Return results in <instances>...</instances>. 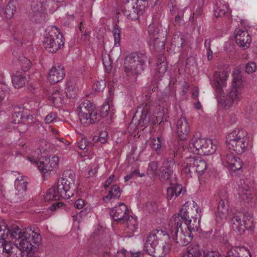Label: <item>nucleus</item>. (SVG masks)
Listing matches in <instances>:
<instances>
[{"instance_id": "nucleus-1", "label": "nucleus", "mask_w": 257, "mask_h": 257, "mask_svg": "<svg viewBox=\"0 0 257 257\" xmlns=\"http://www.w3.org/2000/svg\"><path fill=\"white\" fill-rule=\"evenodd\" d=\"M170 236L160 230L152 231L147 237L145 247L149 254L154 257H164L169 253Z\"/></svg>"}, {"instance_id": "nucleus-2", "label": "nucleus", "mask_w": 257, "mask_h": 257, "mask_svg": "<svg viewBox=\"0 0 257 257\" xmlns=\"http://www.w3.org/2000/svg\"><path fill=\"white\" fill-rule=\"evenodd\" d=\"M13 239H15V243L25 251L27 255L33 254L35 247L41 240L39 234L33 231L31 228L21 229L16 224L12 225Z\"/></svg>"}, {"instance_id": "nucleus-3", "label": "nucleus", "mask_w": 257, "mask_h": 257, "mask_svg": "<svg viewBox=\"0 0 257 257\" xmlns=\"http://www.w3.org/2000/svg\"><path fill=\"white\" fill-rule=\"evenodd\" d=\"M147 57L142 53H132L126 56L123 70L128 77L140 74L145 69Z\"/></svg>"}, {"instance_id": "nucleus-4", "label": "nucleus", "mask_w": 257, "mask_h": 257, "mask_svg": "<svg viewBox=\"0 0 257 257\" xmlns=\"http://www.w3.org/2000/svg\"><path fill=\"white\" fill-rule=\"evenodd\" d=\"M72 184L67 179L61 178L47 192L44 196L45 201L69 199L73 195L71 189Z\"/></svg>"}, {"instance_id": "nucleus-5", "label": "nucleus", "mask_w": 257, "mask_h": 257, "mask_svg": "<svg viewBox=\"0 0 257 257\" xmlns=\"http://www.w3.org/2000/svg\"><path fill=\"white\" fill-rule=\"evenodd\" d=\"M78 116L81 123L88 125L101 120L99 111L89 100H85L79 104Z\"/></svg>"}, {"instance_id": "nucleus-6", "label": "nucleus", "mask_w": 257, "mask_h": 257, "mask_svg": "<svg viewBox=\"0 0 257 257\" xmlns=\"http://www.w3.org/2000/svg\"><path fill=\"white\" fill-rule=\"evenodd\" d=\"M178 156L177 147L173 146L168 149L166 152V159L163 161L159 174L162 181L168 180L173 175L174 170L176 167L175 159Z\"/></svg>"}, {"instance_id": "nucleus-7", "label": "nucleus", "mask_w": 257, "mask_h": 257, "mask_svg": "<svg viewBox=\"0 0 257 257\" xmlns=\"http://www.w3.org/2000/svg\"><path fill=\"white\" fill-rule=\"evenodd\" d=\"M243 90L242 81L241 75L238 73H233L231 87L227 94L225 101L224 107L229 108L234 104H236L242 98Z\"/></svg>"}, {"instance_id": "nucleus-8", "label": "nucleus", "mask_w": 257, "mask_h": 257, "mask_svg": "<svg viewBox=\"0 0 257 257\" xmlns=\"http://www.w3.org/2000/svg\"><path fill=\"white\" fill-rule=\"evenodd\" d=\"M43 43L48 51L55 53L64 45L63 35L56 27H52L46 33Z\"/></svg>"}, {"instance_id": "nucleus-9", "label": "nucleus", "mask_w": 257, "mask_h": 257, "mask_svg": "<svg viewBox=\"0 0 257 257\" xmlns=\"http://www.w3.org/2000/svg\"><path fill=\"white\" fill-rule=\"evenodd\" d=\"M193 209L189 207L188 202H186L181 208L178 213L174 215L173 216L176 217L180 220V222L184 223V229L188 230L191 233L192 231H198L199 228L200 220L196 216L195 217H191L190 219L189 214L190 211Z\"/></svg>"}, {"instance_id": "nucleus-10", "label": "nucleus", "mask_w": 257, "mask_h": 257, "mask_svg": "<svg viewBox=\"0 0 257 257\" xmlns=\"http://www.w3.org/2000/svg\"><path fill=\"white\" fill-rule=\"evenodd\" d=\"M253 223L251 214L237 211L233 213L231 220L232 229L239 235L242 234L246 229H250Z\"/></svg>"}, {"instance_id": "nucleus-11", "label": "nucleus", "mask_w": 257, "mask_h": 257, "mask_svg": "<svg viewBox=\"0 0 257 257\" xmlns=\"http://www.w3.org/2000/svg\"><path fill=\"white\" fill-rule=\"evenodd\" d=\"M148 33L153 41L154 46L158 51L165 48L167 31L159 23H152L148 27Z\"/></svg>"}, {"instance_id": "nucleus-12", "label": "nucleus", "mask_w": 257, "mask_h": 257, "mask_svg": "<svg viewBox=\"0 0 257 257\" xmlns=\"http://www.w3.org/2000/svg\"><path fill=\"white\" fill-rule=\"evenodd\" d=\"M184 227L182 226L181 222L176 216H172L169 223L168 229L169 236L171 235L172 239L177 244L181 246H186L190 242V238L189 237L181 238L182 232L180 228Z\"/></svg>"}, {"instance_id": "nucleus-13", "label": "nucleus", "mask_w": 257, "mask_h": 257, "mask_svg": "<svg viewBox=\"0 0 257 257\" xmlns=\"http://www.w3.org/2000/svg\"><path fill=\"white\" fill-rule=\"evenodd\" d=\"M207 169L206 162L200 157L189 158L186 165L183 169L184 173L189 174L190 176L194 173H197L199 176L203 174Z\"/></svg>"}, {"instance_id": "nucleus-14", "label": "nucleus", "mask_w": 257, "mask_h": 257, "mask_svg": "<svg viewBox=\"0 0 257 257\" xmlns=\"http://www.w3.org/2000/svg\"><path fill=\"white\" fill-rule=\"evenodd\" d=\"M28 159L31 162H34L38 166L39 170L44 175L49 174L53 170L57 168L58 164L59 159L58 157L52 156L51 157H44L37 162L33 157H27Z\"/></svg>"}, {"instance_id": "nucleus-15", "label": "nucleus", "mask_w": 257, "mask_h": 257, "mask_svg": "<svg viewBox=\"0 0 257 257\" xmlns=\"http://www.w3.org/2000/svg\"><path fill=\"white\" fill-rule=\"evenodd\" d=\"M27 254L18 245L12 244L11 240L0 244V257H27Z\"/></svg>"}, {"instance_id": "nucleus-16", "label": "nucleus", "mask_w": 257, "mask_h": 257, "mask_svg": "<svg viewBox=\"0 0 257 257\" xmlns=\"http://www.w3.org/2000/svg\"><path fill=\"white\" fill-rule=\"evenodd\" d=\"M203 257H221L220 254L215 251H209L204 255ZM225 257H251L250 252L245 247H235L228 250Z\"/></svg>"}, {"instance_id": "nucleus-17", "label": "nucleus", "mask_w": 257, "mask_h": 257, "mask_svg": "<svg viewBox=\"0 0 257 257\" xmlns=\"http://www.w3.org/2000/svg\"><path fill=\"white\" fill-rule=\"evenodd\" d=\"M234 34L237 44L242 49H247L251 42V37L248 31L243 29H236Z\"/></svg>"}, {"instance_id": "nucleus-18", "label": "nucleus", "mask_w": 257, "mask_h": 257, "mask_svg": "<svg viewBox=\"0 0 257 257\" xmlns=\"http://www.w3.org/2000/svg\"><path fill=\"white\" fill-rule=\"evenodd\" d=\"M206 140V139L194 136L188 145V151L193 153L203 155L204 149H205V144Z\"/></svg>"}, {"instance_id": "nucleus-19", "label": "nucleus", "mask_w": 257, "mask_h": 257, "mask_svg": "<svg viewBox=\"0 0 257 257\" xmlns=\"http://www.w3.org/2000/svg\"><path fill=\"white\" fill-rule=\"evenodd\" d=\"M222 161L224 166L233 171H236L242 168L240 159L236 157L231 152L226 153L222 157Z\"/></svg>"}, {"instance_id": "nucleus-20", "label": "nucleus", "mask_w": 257, "mask_h": 257, "mask_svg": "<svg viewBox=\"0 0 257 257\" xmlns=\"http://www.w3.org/2000/svg\"><path fill=\"white\" fill-rule=\"evenodd\" d=\"M176 129L178 137L181 140L187 139L190 132V126L186 118L181 117L177 120Z\"/></svg>"}, {"instance_id": "nucleus-21", "label": "nucleus", "mask_w": 257, "mask_h": 257, "mask_svg": "<svg viewBox=\"0 0 257 257\" xmlns=\"http://www.w3.org/2000/svg\"><path fill=\"white\" fill-rule=\"evenodd\" d=\"M128 210L126 205L121 203L110 210V215L115 221L120 223L123 222L128 215Z\"/></svg>"}, {"instance_id": "nucleus-22", "label": "nucleus", "mask_w": 257, "mask_h": 257, "mask_svg": "<svg viewBox=\"0 0 257 257\" xmlns=\"http://www.w3.org/2000/svg\"><path fill=\"white\" fill-rule=\"evenodd\" d=\"M228 74L225 71H216L213 74L214 87L219 95L223 94V88L226 86V81Z\"/></svg>"}, {"instance_id": "nucleus-23", "label": "nucleus", "mask_w": 257, "mask_h": 257, "mask_svg": "<svg viewBox=\"0 0 257 257\" xmlns=\"http://www.w3.org/2000/svg\"><path fill=\"white\" fill-rule=\"evenodd\" d=\"M65 76L64 67L61 65L53 66L50 70L48 79L51 83H57L63 79Z\"/></svg>"}, {"instance_id": "nucleus-24", "label": "nucleus", "mask_w": 257, "mask_h": 257, "mask_svg": "<svg viewBox=\"0 0 257 257\" xmlns=\"http://www.w3.org/2000/svg\"><path fill=\"white\" fill-rule=\"evenodd\" d=\"M247 136V133L244 129L237 128L234 130L226 136V143L227 146L232 144L233 141L236 143V142H238L239 140H246Z\"/></svg>"}, {"instance_id": "nucleus-25", "label": "nucleus", "mask_w": 257, "mask_h": 257, "mask_svg": "<svg viewBox=\"0 0 257 257\" xmlns=\"http://www.w3.org/2000/svg\"><path fill=\"white\" fill-rule=\"evenodd\" d=\"M150 109V105L148 103H142L137 107L136 113H140L139 124L141 126H145L149 122L150 118L148 116Z\"/></svg>"}, {"instance_id": "nucleus-26", "label": "nucleus", "mask_w": 257, "mask_h": 257, "mask_svg": "<svg viewBox=\"0 0 257 257\" xmlns=\"http://www.w3.org/2000/svg\"><path fill=\"white\" fill-rule=\"evenodd\" d=\"M141 7V5H137V7H135L134 6H130L126 5L124 9L122 10V12L124 15L128 19L132 20H136L139 18V16L142 14V11L141 8H138V7Z\"/></svg>"}, {"instance_id": "nucleus-27", "label": "nucleus", "mask_w": 257, "mask_h": 257, "mask_svg": "<svg viewBox=\"0 0 257 257\" xmlns=\"http://www.w3.org/2000/svg\"><path fill=\"white\" fill-rule=\"evenodd\" d=\"M12 225L10 227L0 224V244H4L9 240H13Z\"/></svg>"}, {"instance_id": "nucleus-28", "label": "nucleus", "mask_w": 257, "mask_h": 257, "mask_svg": "<svg viewBox=\"0 0 257 257\" xmlns=\"http://www.w3.org/2000/svg\"><path fill=\"white\" fill-rule=\"evenodd\" d=\"M214 14L216 17H221L224 16H229L230 11L228 9V4L224 2L217 3L214 8Z\"/></svg>"}, {"instance_id": "nucleus-29", "label": "nucleus", "mask_w": 257, "mask_h": 257, "mask_svg": "<svg viewBox=\"0 0 257 257\" xmlns=\"http://www.w3.org/2000/svg\"><path fill=\"white\" fill-rule=\"evenodd\" d=\"M246 182L244 179H240L238 183V194L242 200H248L250 195L248 193L249 186Z\"/></svg>"}, {"instance_id": "nucleus-30", "label": "nucleus", "mask_w": 257, "mask_h": 257, "mask_svg": "<svg viewBox=\"0 0 257 257\" xmlns=\"http://www.w3.org/2000/svg\"><path fill=\"white\" fill-rule=\"evenodd\" d=\"M202 249L198 244H191L186 249L182 257H201Z\"/></svg>"}, {"instance_id": "nucleus-31", "label": "nucleus", "mask_w": 257, "mask_h": 257, "mask_svg": "<svg viewBox=\"0 0 257 257\" xmlns=\"http://www.w3.org/2000/svg\"><path fill=\"white\" fill-rule=\"evenodd\" d=\"M64 99V93L60 90H55L49 95V100L55 106L60 107L63 103Z\"/></svg>"}, {"instance_id": "nucleus-32", "label": "nucleus", "mask_w": 257, "mask_h": 257, "mask_svg": "<svg viewBox=\"0 0 257 257\" xmlns=\"http://www.w3.org/2000/svg\"><path fill=\"white\" fill-rule=\"evenodd\" d=\"M183 187L180 184H172L168 188L167 190V198L168 200H171L176 198L182 192Z\"/></svg>"}, {"instance_id": "nucleus-33", "label": "nucleus", "mask_w": 257, "mask_h": 257, "mask_svg": "<svg viewBox=\"0 0 257 257\" xmlns=\"http://www.w3.org/2000/svg\"><path fill=\"white\" fill-rule=\"evenodd\" d=\"M12 82L15 88H19L23 87L27 81L26 76L24 73L17 72L12 76Z\"/></svg>"}, {"instance_id": "nucleus-34", "label": "nucleus", "mask_w": 257, "mask_h": 257, "mask_svg": "<svg viewBox=\"0 0 257 257\" xmlns=\"http://www.w3.org/2000/svg\"><path fill=\"white\" fill-rule=\"evenodd\" d=\"M247 146L246 140H239L238 142H236V143L233 141L232 144L227 146V147L230 151H234L237 154H241L245 151Z\"/></svg>"}, {"instance_id": "nucleus-35", "label": "nucleus", "mask_w": 257, "mask_h": 257, "mask_svg": "<svg viewBox=\"0 0 257 257\" xmlns=\"http://www.w3.org/2000/svg\"><path fill=\"white\" fill-rule=\"evenodd\" d=\"M16 8L13 2L10 1L5 8L0 9L1 15L7 19H10L13 17L16 12Z\"/></svg>"}, {"instance_id": "nucleus-36", "label": "nucleus", "mask_w": 257, "mask_h": 257, "mask_svg": "<svg viewBox=\"0 0 257 257\" xmlns=\"http://www.w3.org/2000/svg\"><path fill=\"white\" fill-rule=\"evenodd\" d=\"M228 212V207L225 201L220 200L218 203L216 212L217 217L222 219L225 218Z\"/></svg>"}, {"instance_id": "nucleus-37", "label": "nucleus", "mask_w": 257, "mask_h": 257, "mask_svg": "<svg viewBox=\"0 0 257 257\" xmlns=\"http://www.w3.org/2000/svg\"><path fill=\"white\" fill-rule=\"evenodd\" d=\"M120 194L121 191L119 187L117 185H114L109 191L108 195L103 197V200L106 201L111 199H118L119 198Z\"/></svg>"}, {"instance_id": "nucleus-38", "label": "nucleus", "mask_w": 257, "mask_h": 257, "mask_svg": "<svg viewBox=\"0 0 257 257\" xmlns=\"http://www.w3.org/2000/svg\"><path fill=\"white\" fill-rule=\"evenodd\" d=\"M25 177L21 176L20 178L18 177L15 182L16 191L17 192L26 193L27 190V182L25 179Z\"/></svg>"}, {"instance_id": "nucleus-39", "label": "nucleus", "mask_w": 257, "mask_h": 257, "mask_svg": "<svg viewBox=\"0 0 257 257\" xmlns=\"http://www.w3.org/2000/svg\"><path fill=\"white\" fill-rule=\"evenodd\" d=\"M158 163L157 161H152L148 164L147 174L151 177H154L158 174Z\"/></svg>"}, {"instance_id": "nucleus-40", "label": "nucleus", "mask_w": 257, "mask_h": 257, "mask_svg": "<svg viewBox=\"0 0 257 257\" xmlns=\"http://www.w3.org/2000/svg\"><path fill=\"white\" fill-rule=\"evenodd\" d=\"M205 149L203 155H209L213 154L216 150V145L214 144L211 139H207L205 144Z\"/></svg>"}, {"instance_id": "nucleus-41", "label": "nucleus", "mask_w": 257, "mask_h": 257, "mask_svg": "<svg viewBox=\"0 0 257 257\" xmlns=\"http://www.w3.org/2000/svg\"><path fill=\"white\" fill-rule=\"evenodd\" d=\"M122 223H126L127 227L129 228L132 231H135L138 227L137 220L136 218L132 216L128 215L126 217V219Z\"/></svg>"}, {"instance_id": "nucleus-42", "label": "nucleus", "mask_w": 257, "mask_h": 257, "mask_svg": "<svg viewBox=\"0 0 257 257\" xmlns=\"http://www.w3.org/2000/svg\"><path fill=\"white\" fill-rule=\"evenodd\" d=\"M168 6L172 15H175L177 12L182 14V9L180 8L177 0H169Z\"/></svg>"}, {"instance_id": "nucleus-43", "label": "nucleus", "mask_w": 257, "mask_h": 257, "mask_svg": "<svg viewBox=\"0 0 257 257\" xmlns=\"http://www.w3.org/2000/svg\"><path fill=\"white\" fill-rule=\"evenodd\" d=\"M77 92V88L72 84H67V86L65 89L66 95L70 98H73L76 97Z\"/></svg>"}, {"instance_id": "nucleus-44", "label": "nucleus", "mask_w": 257, "mask_h": 257, "mask_svg": "<svg viewBox=\"0 0 257 257\" xmlns=\"http://www.w3.org/2000/svg\"><path fill=\"white\" fill-rule=\"evenodd\" d=\"M161 138L158 137L157 139H153L150 143L151 147L155 151L157 154H160L161 152Z\"/></svg>"}, {"instance_id": "nucleus-45", "label": "nucleus", "mask_w": 257, "mask_h": 257, "mask_svg": "<svg viewBox=\"0 0 257 257\" xmlns=\"http://www.w3.org/2000/svg\"><path fill=\"white\" fill-rule=\"evenodd\" d=\"M31 16L32 20L36 23H41L44 21L46 18L45 12L31 13Z\"/></svg>"}, {"instance_id": "nucleus-46", "label": "nucleus", "mask_w": 257, "mask_h": 257, "mask_svg": "<svg viewBox=\"0 0 257 257\" xmlns=\"http://www.w3.org/2000/svg\"><path fill=\"white\" fill-rule=\"evenodd\" d=\"M184 43L182 36L175 34L173 35L172 40V45L178 48L182 47Z\"/></svg>"}, {"instance_id": "nucleus-47", "label": "nucleus", "mask_w": 257, "mask_h": 257, "mask_svg": "<svg viewBox=\"0 0 257 257\" xmlns=\"http://www.w3.org/2000/svg\"><path fill=\"white\" fill-rule=\"evenodd\" d=\"M26 193L16 191L15 194L12 195L10 200L12 202L16 203L23 200Z\"/></svg>"}, {"instance_id": "nucleus-48", "label": "nucleus", "mask_w": 257, "mask_h": 257, "mask_svg": "<svg viewBox=\"0 0 257 257\" xmlns=\"http://www.w3.org/2000/svg\"><path fill=\"white\" fill-rule=\"evenodd\" d=\"M45 7L42 3L40 2H34L32 5L31 13L43 12H45Z\"/></svg>"}, {"instance_id": "nucleus-49", "label": "nucleus", "mask_w": 257, "mask_h": 257, "mask_svg": "<svg viewBox=\"0 0 257 257\" xmlns=\"http://www.w3.org/2000/svg\"><path fill=\"white\" fill-rule=\"evenodd\" d=\"M112 33L114 40V44L115 46L119 45L120 40V30L118 28V26L116 24L112 30Z\"/></svg>"}, {"instance_id": "nucleus-50", "label": "nucleus", "mask_w": 257, "mask_h": 257, "mask_svg": "<svg viewBox=\"0 0 257 257\" xmlns=\"http://www.w3.org/2000/svg\"><path fill=\"white\" fill-rule=\"evenodd\" d=\"M19 61L23 67V70L25 71H27L31 66L30 61L25 57H20Z\"/></svg>"}, {"instance_id": "nucleus-51", "label": "nucleus", "mask_w": 257, "mask_h": 257, "mask_svg": "<svg viewBox=\"0 0 257 257\" xmlns=\"http://www.w3.org/2000/svg\"><path fill=\"white\" fill-rule=\"evenodd\" d=\"M106 86L105 81L104 80H101L95 82L92 88L95 91H102Z\"/></svg>"}, {"instance_id": "nucleus-52", "label": "nucleus", "mask_w": 257, "mask_h": 257, "mask_svg": "<svg viewBox=\"0 0 257 257\" xmlns=\"http://www.w3.org/2000/svg\"><path fill=\"white\" fill-rule=\"evenodd\" d=\"M110 109V106L108 103H105L101 107L100 110H98L99 114L102 117H106L108 115Z\"/></svg>"}, {"instance_id": "nucleus-53", "label": "nucleus", "mask_w": 257, "mask_h": 257, "mask_svg": "<svg viewBox=\"0 0 257 257\" xmlns=\"http://www.w3.org/2000/svg\"><path fill=\"white\" fill-rule=\"evenodd\" d=\"M256 69V65L254 62H249L246 64L245 71L249 74L255 72Z\"/></svg>"}, {"instance_id": "nucleus-54", "label": "nucleus", "mask_w": 257, "mask_h": 257, "mask_svg": "<svg viewBox=\"0 0 257 257\" xmlns=\"http://www.w3.org/2000/svg\"><path fill=\"white\" fill-rule=\"evenodd\" d=\"M90 145V143L87 141L86 138L81 139L78 143V146L81 150L86 149L87 151L88 150Z\"/></svg>"}, {"instance_id": "nucleus-55", "label": "nucleus", "mask_w": 257, "mask_h": 257, "mask_svg": "<svg viewBox=\"0 0 257 257\" xmlns=\"http://www.w3.org/2000/svg\"><path fill=\"white\" fill-rule=\"evenodd\" d=\"M57 118V114L55 112H51L49 113L45 118V121L46 123H50L53 122Z\"/></svg>"}, {"instance_id": "nucleus-56", "label": "nucleus", "mask_w": 257, "mask_h": 257, "mask_svg": "<svg viewBox=\"0 0 257 257\" xmlns=\"http://www.w3.org/2000/svg\"><path fill=\"white\" fill-rule=\"evenodd\" d=\"M167 69V63L165 62H161L157 65V71L160 74H163L166 72Z\"/></svg>"}, {"instance_id": "nucleus-57", "label": "nucleus", "mask_w": 257, "mask_h": 257, "mask_svg": "<svg viewBox=\"0 0 257 257\" xmlns=\"http://www.w3.org/2000/svg\"><path fill=\"white\" fill-rule=\"evenodd\" d=\"M175 16V20L174 22V25L175 26H181L183 23L182 16L183 14V11H182V14H180L178 12H177L175 15H176Z\"/></svg>"}, {"instance_id": "nucleus-58", "label": "nucleus", "mask_w": 257, "mask_h": 257, "mask_svg": "<svg viewBox=\"0 0 257 257\" xmlns=\"http://www.w3.org/2000/svg\"><path fill=\"white\" fill-rule=\"evenodd\" d=\"M98 139L101 144L105 143L107 141V133L106 131H102L99 133Z\"/></svg>"}, {"instance_id": "nucleus-59", "label": "nucleus", "mask_w": 257, "mask_h": 257, "mask_svg": "<svg viewBox=\"0 0 257 257\" xmlns=\"http://www.w3.org/2000/svg\"><path fill=\"white\" fill-rule=\"evenodd\" d=\"M13 117L14 118V123H19L21 122L22 113L21 112H15L14 114H13Z\"/></svg>"}, {"instance_id": "nucleus-60", "label": "nucleus", "mask_w": 257, "mask_h": 257, "mask_svg": "<svg viewBox=\"0 0 257 257\" xmlns=\"http://www.w3.org/2000/svg\"><path fill=\"white\" fill-rule=\"evenodd\" d=\"M196 60L193 57H189L187 58L186 62V68L194 66L195 65Z\"/></svg>"}, {"instance_id": "nucleus-61", "label": "nucleus", "mask_w": 257, "mask_h": 257, "mask_svg": "<svg viewBox=\"0 0 257 257\" xmlns=\"http://www.w3.org/2000/svg\"><path fill=\"white\" fill-rule=\"evenodd\" d=\"M181 232H182L181 238H186L189 237L190 238V242L192 241L193 239V235H192V233L189 231L188 230H184L183 228H180Z\"/></svg>"}, {"instance_id": "nucleus-62", "label": "nucleus", "mask_w": 257, "mask_h": 257, "mask_svg": "<svg viewBox=\"0 0 257 257\" xmlns=\"http://www.w3.org/2000/svg\"><path fill=\"white\" fill-rule=\"evenodd\" d=\"M74 205L77 209H82L85 205V201L83 199H79L75 201Z\"/></svg>"}, {"instance_id": "nucleus-63", "label": "nucleus", "mask_w": 257, "mask_h": 257, "mask_svg": "<svg viewBox=\"0 0 257 257\" xmlns=\"http://www.w3.org/2000/svg\"><path fill=\"white\" fill-rule=\"evenodd\" d=\"M202 7H199L196 9L195 11L193 13V19H197V17L201 16L203 13Z\"/></svg>"}, {"instance_id": "nucleus-64", "label": "nucleus", "mask_w": 257, "mask_h": 257, "mask_svg": "<svg viewBox=\"0 0 257 257\" xmlns=\"http://www.w3.org/2000/svg\"><path fill=\"white\" fill-rule=\"evenodd\" d=\"M114 177L115 176L114 175H111L107 179L104 185V187L105 189L107 188L110 185V184L113 181Z\"/></svg>"}]
</instances>
